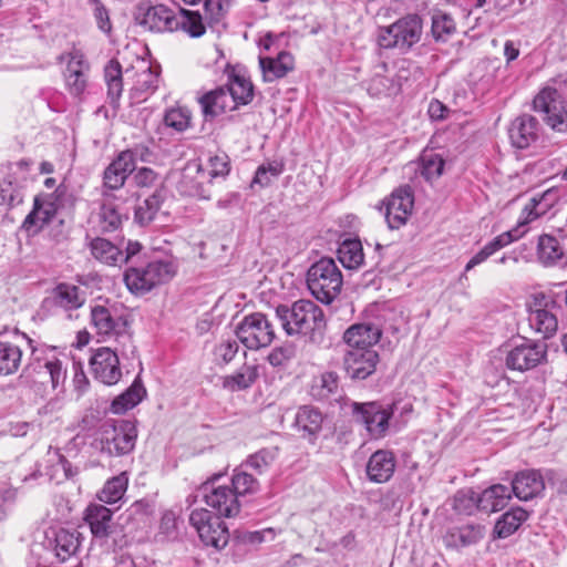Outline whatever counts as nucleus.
Masks as SVG:
<instances>
[{
  "label": "nucleus",
  "mask_w": 567,
  "mask_h": 567,
  "mask_svg": "<svg viewBox=\"0 0 567 567\" xmlns=\"http://www.w3.org/2000/svg\"><path fill=\"white\" fill-rule=\"evenodd\" d=\"M276 315L288 336H305L315 340L326 326L320 307L310 300H298L291 307L279 306Z\"/></svg>",
  "instance_id": "1"
},
{
  "label": "nucleus",
  "mask_w": 567,
  "mask_h": 567,
  "mask_svg": "<svg viewBox=\"0 0 567 567\" xmlns=\"http://www.w3.org/2000/svg\"><path fill=\"white\" fill-rule=\"evenodd\" d=\"M342 274L331 258H321L307 272V286L311 295L322 303L332 302L340 293Z\"/></svg>",
  "instance_id": "2"
},
{
  "label": "nucleus",
  "mask_w": 567,
  "mask_h": 567,
  "mask_svg": "<svg viewBox=\"0 0 567 567\" xmlns=\"http://www.w3.org/2000/svg\"><path fill=\"white\" fill-rule=\"evenodd\" d=\"M422 20L417 14H406L386 27L378 29L377 40L383 49L408 52L422 37Z\"/></svg>",
  "instance_id": "3"
},
{
  "label": "nucleus",
  "mask_w": 567,
  "mask_h": 567,
  "mask_svg": "<svg viewBox=\"0 0 567 567\" xmlns=\"http://www.w3.org/2000/svg\"><path fill=\"white\" fill-rule=\"evenodd\" d=\"M175 268L168 260H154L145 267L130 268L125 271L124 281L130 291L145 293L158 285L171 280Z\"/></svg>",
  "instance_id": "4"
},
{
  "label": "nucleus",
  "mask_w": 567,
  "mask_h": 567,
  "mask_svg": "<svg viewBox=\"0 0 567 567\" xmlns=\"http://www.w3.org/2000/svg\"><path fill=\"white\" fill-rule=\"evenodd\" d=\"M137 431L131 421H106L100 429L101 451L113 456L128 454L135 446Z\"/></svg>",
  "instance_id": "5"
},
{
  "label": "nucleus",
  "mask_w": 567,
  "mask_h": 567,
  "mask_svg": "<svg viewBox=\"0 0 567 567\" xmlns=\"http://www.w3.org/2000/svg\"><path fill=\"white\" fill-rule=\"evenodd\" d=\"M239 341L250 350L268 347L275 339V329L270 320L260 312L246 316L236 328Z\"/></svg>",
  "instance_id": "6"
},
{
  "label": "nucleus",
  "mask_w": 567,
  "mask_h": 567,
  "mask_svg": "<svg viewBox=\"0 0 567 567\" xmlns=\"http://www.w3.org/2000/svg\"><path fill=\"white\" fill-rule=\"evenodd\" d=\"M534 110L542 113L545 123L553 130L567 128V107L557 89L545 86L534 99Z\"/></svg>",
  "instance_id": "7"
},
{
  "label": "nucleus",
  "mask_w": 567,
  "mask_h": 567,
  "mask_svg": "<svg viewBox=\"0 0 567 567\" xmlns=\"http://www.w3.org/2000/svg\"><path fill=\"white\" fill-rule=\"evenodd\" d=\"M200 493L206 505L216 512L217 517L231 518L239 514L241 504L230 485H216L214 478L202 485Z\"/></svg>",
  "instance_id": "8"
},
{
  "label": "nucleus",
  "mask_w": 567,
  "mask_h": 567,
  "mask_svg": "<svg viewBox=\"0 0 567 567\" xmlns=\"http://www.w3.org/2000/svg\"><path fill=\"white\" fill-rule=\"evenodd\" d=\"M124 76L130 85L131 97L136 102L145 101L158 85V74L144 59L137 58L135 63L124 71Z\"/></svg>",
  "instance_id": "9"
},
{
  "label": "nucleus",
  "mask_w": 567,
  "mask_h": 567,
  "mask_svg": "<svg viewBox=\"0 0 567 567\" xmlns=\"http://www.w3.org/2000/svg\"><path fill=\"white\" fill-rule=\"evenodd\" d=\"M189 522L205 545L215 548H224L227 545L228 532L220 517H214L209 511L199 508L190 513Z\"/></svg>",
  "instance_id": "10"
},
{
  "label": "nucleus",
  "mask_w": 567,
  "mask_h": 567,
  "mask_svg": "<svg viewBox=\"0 0 567 567\" xmlns=\"http://www.w3.org/2000/svg\"><path fill=\"white\" fill-rule=\"evenodd\" d=\"M177 13L165 4L138 6L135 21L151 32H173L178 30Z\"/></svg>",
  "instance_id": "11"
},
{
  "label": "nucleus",
  "mask_w": 567,
  "mask_h": 567,
  "mask_svg": "<svg viewBox=\"0 0 567 567\" xmlns=\"http://www.w3.org/2000/svg\"><path fill=\"white\" fill-rule=\"evenodd\" d=\"M385 220L391 229L405 225L414 206L413 192L409 186H402L392 192L384 202Z\"/></svg>",
  "instance_id": "12"
},
{
  "label": "nucleus",
  "mask_w": 567,
  "mask_h": 567,
  "mask_svg": "<svg viewBox=\"0 0 567 567\" xmlns=\"http://www.w3.org/2000/svg\"><path fill=\"white\" fill-rule=\"evenodd\" d=\"M61 60L66 59V69L64 72L65 86L69 93L75 97L82 95L87 86V73L90 65L84 54L80 50H72Z\"/></svg>",
  "instance_id": "13"
},
{
  "label": "nucleus",
  "mask_w": 567,
  "mask_h": 567,
  "mask_svg": "<svg viewBox=\"0 0 567 567\" xmlns=\"http://www.w3.org/2000/svg\"><path fill=\"white\" fill-rule=\"evenodd\" d=\"M93 377L106 385L118 382L122 377L117 354L107 347L99 348L90 359Z\"/></svg>",
  "instance_id": "14"
},
{
  "label": "nucleus",
  "mask_w": 567,
  "mask_h": 567,
  "mask_svg": "<svg viewBox=\"0 0 567 567\" xmlns=\"http://www.w3.org/2000/svg\"><path fill=\"white\" fill-rule=\"evenodd\" d=\"M127 216L125 198L111 192H103L99 213L97 224L102 231L116 230Z\"/></svg>",
  "instance_id": "15"
},
{
  "label": "nucleus",
  "mask_w": 567,
  "mask_h": 567,
  "mask_svg": "<svg viewBox=\"0 0 567 567\" xmlns=\"http://www.w3.org/2000/svg\"><path fill=\"white\" fill-rule=\"evenodd\" d=\"M353 413L358 421L365 425L367 431L373 437H381L389 427L391 413L381 405L370 403H353Z\"/></svg>",
  "instance_id": "16"
},
{
  "label": "nucleus",
  "mask_w": 567,
  "mask_h": 567,
  "mask_svg": "<svg viewBox=\"0 0 567 567\" xmlns=\"http://www.w3.org/2000/svg\"><path fill=\"white\" fill-rule=\"evenodd\" d=\"M546 346L525 341L514 347L506 357V365L512 370L525 371L537 367L545 360Z\"/></svg>",
  "instance_id": "17"
},
{
  "label": "nucleus",
  "mask_w": 567,
  "mask_h": 567,
  "mask_svg": "<svg viewBox=\"0 0 567 567\" xmlns=\"http://www.w3.org/2000/svg\"><path fill=\"white\" fill-rule=\"evenodd\" d=\"M379 362V354L374 349L348 350L344 355V369L351 379L364 380L371 375Z\"/></svg>",
  "instance_id": "18"
},
{
  "label": "nucleus",
  "mask_w": 567,
  "mask_h": 567,
  "mask_svg": "<svg viewBox=\"0 0 567 567\" xmlns=\"http://www.w3.org/2000/svg\"><path fill=\"white\" fill-rule=\"evenodd\" d=\"M198 103L206 121H212L227 111L236 110L234 97L226 86L205 93L198 99Z\"/></svg>",
  "instance_id": "19"
},
{
  "label": "nucleus",
  "mask_w": 567,
  "mask_h": 567,
  "mask_svg": "<svg viewBox=\"0 0 567 567\" xmlns=\"http://www.w3.org/2000/svg\"><path fill=\"white\" fill-rule=\"evenodd\" d=\"M539 123L528 114H524L515 118L509 128V140L516 148H527L534 144L538 138Z\"/></svg>",
  "instance_id": "20"
},
{
  "label": "nucleus",
  "mask_w": 567,
  "mask_h": 567,
  "mask_svg": "<svg viewBox=\"0 0 567 567\" xmlns=\"http://www.w3.org/2000/svg\"><path fill=\"white\" fill-rule=\"evenodd\" d=\"M381 333V329L374 323H355L346 330L343 340L349 350H368L373 349V346L380 340Z\"/></svg>",
  "instance_id": "21"
},
{
  "label": "nucleus",
  "mask_w": 567,
  "mask_h": 567,
  "mask_svg": "<svg viewBox=\"0 0 567 567\" xmlns=\"http://www.w3.org/2000/svg\"><path fill=\"white\" fill-rule=\"evenodd\" d=\"M113 512L103 504H90L84 511V522L94 538L106 539L113 532Z\"/></svg>",
  "instance_id": "22"
},
{
  "label": "nucleus",
  "mask_w": 567,
  "mask_h": 567,
  "mask_svg": "<svg viewBox=\"0 0 567 567\" xmlns=\"http://www.w3.org/2000/svg\"><path fill=\"white\" fill-rule=\"evenodd\" d=\"M545 489V482L539 472L534 470L522 471L512 481V493L519 501H529L537 497Z\"/></svg>",
  "instance_id": "23"
},
{
  "label": "nucleus",
  "mask_w": 567,
  "mask_h": 567,
  "mask_svg": "<svg viewBox=\"0 0 567 567\" xmlns=\"http://www.w3.org/2000/svg\"><path fill=\"white\" fill-rule=\"evenodd\" d=\"M559 200V192L556 188L534 195L528 204L525 205L519 217L520 226H526L533 220L544 216Z\"/></svg>",
  "instance_id": "24"
},
{
  "label": "nucleus",
  "mask_w": 567,
  "mask_h": 567,
  "mask_svg": "<svg viewBox=\"0 0 567 567\" xmlns=\"http://www.w3.org/2000/svg\"><path fill=\"white\" fill-rule=\"evenodd\" d=\"M29 369L37 374L35 382L44 386L50 383L52 390L62 385L66 378L65 369H63L62 362L56 358L37 360Z\"/></svg>",
  "instance_id": "25"
},
{
  "label": "nucleus",
  "mask_w": 567,
  "mask_h": 567,
  "mask_svg": "<svg viewBox=\"0 0 567 567\" xmlns=\"http://www.w3.org/2000/svg\"><path fill=\"white\" fill-rule=\"evenodd\" d=\"M395 457L392 452L379 450L374 452L367 463L368 478L373 483L388 482L395 471Z\"/></svg>",
  "instance_id": "26"
},
{
  "label": "nucleus",
  "mask_w": 567,
  "mask_h": 567,
  "mask_svg": "<svg viewBox=\"0 0 567 567\" xmlns=\"http://www.w3.org/2000/svg\"><path fill=\"white\" fill-rule=\"evenodd\" d=\"M134 171V165L130 153H120V155L106 167L104 172L103 192L117 190L122 188L128 175Z\"/></svg>",
  "instance_id": "27"
},
{
  "label": "nucleus",
  "mask_w": 567,
  "mask_h": 567,
  "mask_svg": "<svg viewBox=\"0 0 567 567\" xmlns=\"http://www.w3.org/2000/svg\"><path fill=\"white\" fill-rule=\"evenodd\" d=\"M206 181V171L199 164H188L184 168L182 179L179 182L181 190L188 196L209 198L204 187V182Z\"/></svg>",
  "instance_id": "28"
},
{
  "label": "nucleus",
  "mask_w": 567,
  "mask_h": 567,
  "mask_svg": "<svg viewBox=\"0 0 567 567\" xmlns=\"http://www.w3.org/2000/svg\"><path fill=\"white\" fill-rule=\"evenodd\" d=\"M56 214V205L52 198H35L34 207L32 212L25 217L23 227L29 230L37 233L44 225L50 223Z\"/></svg>",
  "instance_id": "29"
},
{
  "label": "nucleus",
  "mask_w": 567,
  "mask_h": 567,
  "mask_svg": "<svg viewBox=\"0 0 567 567\" xmlns=\"http://www.w3.org/2000/svg\"><path fill=\"white\" fill-rule=\"evenodd\" d=\"M85 291L80 287L62 282L53 290L54 305L64 311H72L81 308L85 303Z\"/></svg>",
  "instance_id": "30"
},
{
  "label": "nucleus",
  "mask_w": 567,
  "mask_h": 567,
  "mask_svg": "<svg viewBox=\"0 0 567 567\" xmlns=\"http://www.w3.org/2000/svg\"><path fill=\"white\" fill-rule=\"evenodd\" d=\"M259 64L266 82H274L287 75L293 69V58L282 51L276 58H260Z\"/></svg>",
  "instance_id": "31"
},
{
  "label": "nucleus",
  "mask_w": 567,
  "mask_h": 567,
  "mask_svg": "<svg viewBox=\"0 0 567 567\" xmlns=\"http://www.w3.org/2000/svg\"><path fill=\"white\" fill-rule=\"evenodd\" d=\"M323 423L322 413L311 405L300 406L296 413L295 426L303 436L312 440L320 432Z\"/></svg>",
  "instance_id": "32"
},
{
  "label": "nucleus",
  "mask_w": 567,
  "mask_h": 567,
  "mask_svg": "<svg viewBox=\"0 0 567 567\" xmlns=\"http://www.w3.org/2000/svg\"><path fill=\"white\" fill-rule=\"evenodd\" d=\"M512 498L509 488L502 484H495L480 495L477 506L484 512L502 511Z\"/></svg>",
  "instance_id": "33"
},
{
  "label": "nucleus",
  "mask_w": 567,
  "mask_h": 567,
  "mask_svg": "<svg viewBox=\"0 0 567 567\" xmlns=\"http://www.w3.org/2000/svg\"><path fill=\"white\" fill-rule=\"evenodd\" d=\"M564 257L559 240L551 235H542L537 244V259L544 266H554Z\"/></svg>",
  "instance_id": "34"
},
{
  "label": "nucleus",
  "mask_w": 567,
  "mask_h": 567,
  "mask_svg": "<svg viewBox=\"0 0 567 567\" xmlns=\"http://www.w3.org/2000/svg\"><path fill=\"white\" fill-rule=\"evenodd\" d=\"M92 256L106 265L116 266L124 262V254L122 250L104 238H95L90 244Z\"/></svg>",
  "instance_id": "35"
},
{
  "label": "nucleus",
  "mask_w": 567,
  "mask_h": 567,
  "mask_svg": "<svg viewBox=\"0 0 567 567\" xmlns=\"http://www.w3.org/2000/svg\"><path fill=\"white\" fill-rule=\"evenodd\" d=\"M338 258L347 269H358L363 265L364 254L359 239H346L338 248Z\"/></svg>",
  "instance_id": "36"
},
{
  "label": "nucleus",
  "mask_w": 567,
  "mask_h": 567,
  "mask_svg": "<svg viewBox=\"0 0 567 567\" xmlns=\"http://www.w3.org/2000/svg\"><path fill=\"white\" fill-rule=\"evenodd\" d=\"M259 377L258 367L245 364L234 374L224 378L223 386L229 391H241L250 388Z\"/></svg>",
  "instance_id": "37"
},
{
  "label": "nucleus",
  "mask_w": 567,
  "mask_h": 567,
  "mask_svg": "<svg viewBox=\"0 0 567 567\" xmlns=\"http://www.w3.org/2000/svg\"><path fill=\"white\" fill-rule=\"evenodd\" d=\"M528 518V512L522 507H515L503 514L495 524L494 532L499 538H506L514 534Z\"/></svg>",
  "instance_id": "38"
},
{
  "label": "nucleus",
  "mask_w": 567,
  "mask_h": 567,
  "mask_svg": "<svg viewBox=\"0 0 567 567\" xmlns=\"http://www.w3.org/2000/svg\"><path fill=\"white\" fill-rule=\"evenodd\" d=\"M128 477L125 472L107 480L102 489L97 493V498L104 504H115L121 501L127 489Z\"/></svg>",
  "instance_id": "39"
},
{
  "label": "nucleus",
  "mask_w": 567,
  "mask_h": 567,
  "mask_svg": "<svg viewBox=\"0 0 567 567\" xmlns=\"http://www.w3.org/2000/svg\"><path fill=\"white\" fill-rule=\"evenodd\" d=\"M91 320L97 334L110 337L117 334L120 318L112 316L111 311L103 306H95L91 310Z\"/></svg>",
  "instance_id": "40"
},
{
  "label": "nucleus",
  "mask_w": 567,
  "mask_h": 567,
  "mask_svg": "<svg viewBox=\"0 0 567 567\" xmlns=\"http://www.w3.org/2000/svg\"><path fill=\"white\" fill-rule=\"evenodd\" d=\"M104 78L107 85V97L112 105H116L123 92V73L121 64L111 60L104 69Z\"/></svg>",
  "instance_id": "41"
},
{
  "label": "nucleus",
  "mask_w": 567,
  "mask_h": 567,
  "mask_svg": "<svg viewBox=\"0 0 567 567\" xmlns=\"http://www.w3.org/2000/svg\"><path fill=\"white\" fill-rule=\"evenodd\" d=\"M528 322L530 328L544 338L553 336L558 327L557 318L547 309H530Z\"/></svg>",
  "instance_id": "42"
},
{
  "label": "nucleus",
  "mask_w": 567,
  "mask_h": 567,
  "mask_svg": "<svg viewBox=\"0 0 567 567\" xmlns=\"http://www.w3.org/2000/svg\"><path fill=\"white\" fill-rule=\"evenodd\" d=\"M21 358L22 351L18 346L0 340V374L9 375L17 372Z\"/></svg>",
  "instance_id": "43"
},
{
  "label": "nucleus",
  "mask_w": 567,
  "mask_h": 567,
  "mask_svg": "<svg viewBox=\"0 0 567 567\" xmlns=\"http://www.w3.org/2000/svg\"><path fill=\"white\" fill-rule=\"evenodd\" d=\"M146 391L143 384L135 380L133 384L121 395H118L112 403V411L114 413H124L125 411L133 409L144 398Z\"/></svg>",
  "instance_id": "44"
},
{
  "label": "nucleus",
  "mask_w": 567,
  "mask_h": 567,
  "mask_svg": "<svg viewBox=\"0 0 567 567\" xmlns=\"http://www.w3.org/2000/svg\"><path fill=\"white\" fill-rule=\"evenodd\" d=\"M178 30L185 31L192 38H199L205 34L206 27L203 17L197 11L181 9L177 12Z\"/></svg>",
  "instance_id": "45"
},
{
  "label": "nucleus",
  "mask_w": 567,
  "mask_h": 567,
  "mask_svg": "<svg viewBox=\"0 0 567 567\" xmlns=\"http://www.w3.org/2000/svg\"><path fill=\"white\" fill-rule=\"evenodd\" d=\"M80 547V540L75 533L60 529L55 535V554L63 563L73 556Z\"/></svg>",
  "instance_id": "46"
},
{
  "label": "nucleus",
  "mask_w": 567,
  "mask_h": 567,
  "mask_svg": "<svg viewBox=\"0 0 567 567\" xmlns=\"http://www.w3.org/2000/svg\"><path fill=\"white\" fill-rule=\"evenodd\" d=\"M483 538L481 526L465 525L452 529L447 535V544L452 546H468Z\"/></svg>",
  "instance_id": "47"
},
{
  "label": "nucleus",
  "mask_w": 567,
  "mask_h": 567,
  "mask_svg": "<svg viewBox=\"0 0 567 567\" xmlns=\"http://www.w3.org/2000/svg\"><path fill=\"white\" fill-rule=\"evenodd\" d=\"M277 456L278 447L271 446L261 449L258 452L251 454L241 465V468H250L258 474H264L272 465Z\"/></svg>",
  "instance_id": "48"
},
{
  "label": "nucleus",
  "mask_w": 567,
  "mask_h": 567,
  "mask_svg": "<svg viewBox=\"0 0 567 567\" xmlns=\"http://www.w3.org/2000/svg\"><path fill=\"white\" fill-rule=\"evenodd\" d=\"M419 169L427 182H432L442 175L444 159L436 153L424 152L420 159Z\"/></svg>",
  "instance_id": "49"
},
{
  "label": "nucleus",
  "mask_w": 567,
  "mask_h": 567,
  "mask_svg": "<svg viewBox=\"0 0 567 567\" xmlns=\"http://www.w3.org/2000/svg\"><path fill=\"white\" fill-rule=\"evenodd\" d=\"M229 93H231V97H234V103H236V109L239 105L248 104L254 96L252 84L250 81L246 80L241 76H235L228 85H226Z\"/></svg>",
  "instance_id": "50"
},
{
  "label": "nucleus",
  "mask_w": 567,
  "mask_h": 567,
  "mask_svg": "<svg viewBox=\"0 0 567 567\" xmlns=\"http://www.w3.org/2000/svg\"><path fill=\"white\" fill-rule=\"evenodd\" d=\"M230 487L239 497L257 493L259 489V482L251 474L240 468L235 471L231 477Z\"/></svg>",
  "instance_id": "51"
},
{
  "label": "nucleus",
  "mask_w": 567,
  "mask_h": 567,
  "mask_svg": "<svg viewBox=\"0 0 567 567\" xmlns=\"http://www.w3.org/2000/svg\"><path fill=\"white\" fill-rule=\"evenodd\" d=\"M161 204L162 196L158 193H154L140 203L135 208V219L137 223L144 225L153 220L161 208Z\"/></svg>",
  "instance_id": "52"
},
{
  "label": "nucleus",
  "mask_w": 567,
  "mask_h": 567,
  "mask_svg": "<svg viewBox=\"0 0 567 567\" xmlns=\"http://www.w3.org/2000/svg\"><path fill=\"white\" fill-rule=\"evenodd\" d=\"M339 386L338 375L334 372H324L313 381L312 395L318 399H327L337 392Z\"/></svg>",
  "instance_id": "53"
},
{
  "label": "nucleus",
  "mask_w": 567,
  "mask_h": 567,
  "mask_svg": "<svg viewBox=\"0 0 567 567\" xmlns=\"http://www.w3.org/2000/svg\"><path fill=\"white\" fill-rule=\"evenodd\" d=\"M192 114L186 107H173L165 114L164 122L168 127L183 132L189 127Z\"/></svg>",
  "instance_id": "54"
},
{
  "label": "nucleus",
  "mask_w": 567,
  "mask_h": 567,
  "mask_svg": "<svg viewBox=\"0 0 567 567\" xmlns=\"http://www.w3.org/2000/svg\"><path fill=\"white\" fill-rule=\"evenodd\" d=\"M525 226H520V220H518L517 226L508 231L502 233L497 237H495L493 240L487 243L485 246L488 249V251L494 255L499 249L508 246L515 240H518L524 236L526 233L525 229H523Z\"/></svg>",
  "instance_id": "55"
},
{
  "label": "nucleus",
  "mask_w": 567,
  "mask_h": 567,
  "mask_svg": "<svg viewBox=\"0 0 567 567\" xmlns=\"http://www.w3.org/2000/svg\"><path fill=\"white\" fill-rule=\"evenodd\" d=\"M398 90V84L383 74H374L368 82V92L372 96L391 95Z\"/></svg>",
  "instance_id": "56"
},
{
  "label": "nucleus",
  "mask_w": 567,
  "mask_h": 567,
  "mask_svg": "<svg viewBox=\"0 0 567 567\" xmlns=\"http://www.w3.org/2000/svg\"><path fill=\"white\" fill-rule=\"evenodd\" d=\"M455 31V22L446 13H436L432 19V33L436 40H445Z\"/></svg>",
  "instance_id": "57"
},
{
  "label": "nucleus",
  "mask_w": 567,
  "mask_h": 567,
  "mask_svg": "<svg viewBox=\"0 0 567 567\" xmlns=\"http://www.w3.org/2000/svg\"><path fill=\"white\" fill-rule=\"evenodd\" d=\"M206 171L207 181L214 177H224L229 173V159L225 153L210 156L208 159V169Z\"/></svg>",
  "instance_id": "58"
},
{
  "label": "nucleus",
  "mask_w": 567,
  "mask_h": 567,
  "mask_svg": "<svg viewBox=\"0 0 567 567\" xmlns=\"http://www.w3.org/2000/svg\"><path fill=\"white\" fill-rule=\"evenodd\" d=\"M296 355V348L292 344H285L275 348L267 357L268 362L272 367H282L287 364Z\"/></svg>",
  "instance_id": "59"
},
{
  "label": "nucleus",
  "mask_w": 567,
  "mask_h": 567,
  "mask_svg": "<svg viewBox=\"0 0 567 567\" xmlns=\"http://www.w3.org/2000/svg\"><path fill=\"white\" fill-rule=\"evenodd\" d=\"M91 4L93 7V17L95 19L97 28L102 32L110 34L112 31V23L110 20V14H109L107 9L104 7V4L100 0H91Z\"/></svg>",
  "instance_id": "60"
},
{
  "label": "nucleus",
  "mask_w": 567,
  "mask_h": 567,
  "mask_svg": "<svg viewBox=\"0 0 567 567\" xmlns=\"http://www.w3.org/2000/svg\"><path fill=\"white\" fill-rule=\"evenodd\" d=\"M238 349L239 347L236 341L226 340L215 348V357L223 363H228L235 358Z\"/></svg>",
  "instance_id": "61"
},
{
  "label": "nucleus",
  "mask_w": 567,
  "mask_h": 567,
  "mask_svg": "<svg viewBox=\"0 0 567 567\" xmlns=\"http://www.w3.org/2000/svg\"><path fill=\"white\" fill-rule=\"evenodd\" d=\"M21 202L20 192L11 182L3 181L0 184V205L12 206Z\"/></svg>",
  "instance_id": "62"
},
{
  "label": "nucleus",
  "mask_w": 567,
  "mask_h": 567,
  "mask_svg": "<svg viewBox=\"0 0 567 567\" xmlns=\"http://www.w3.org/2000/svg\"><path fill=\"white\" fill-rule=\"evenodd\" d=\"M204 10L210 23L219 22L225 13L221 0H206Z\"/></svg>",
  "instance_id": "63"
},
{
  "label": "nucleus",
  "mask_w": 567,
  "mask_h": 567,
  "mask_svg": "<svg viewBox=\"0 0 567 567\" xmlns=\"http://www.w3.org/2000/svg\"><path fill=\"white\" fill-rule=\"evenodd\" d=\"M155 172L147 167H142L137 169L136 174L134 175V181L136 185L142 187L151 186L155 182Z\"/></svg>",
  "instance_id": "64"
}]
</instances>
